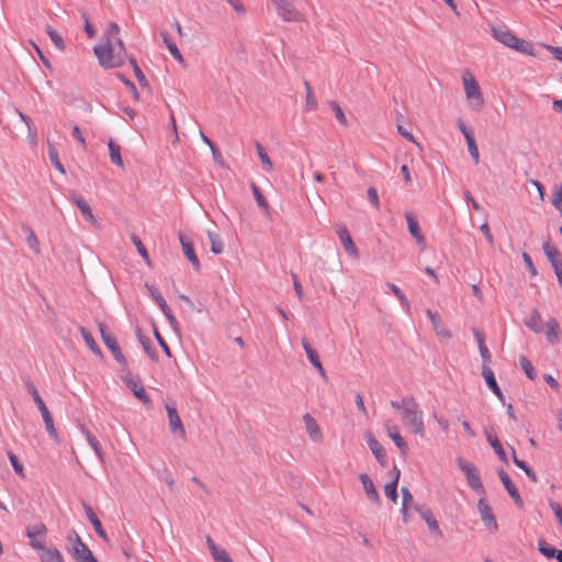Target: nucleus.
I'll list each match as a JSON object with an SVG mask.
<instances>
[{"label": "nucleus", "mask_w": 562, "mask_h": 562, "mask_svg": "<svg viewBox=\"0 0 562 562\" xmlns=\"http://www.w3.org/2000/svg\"><path fill=\"white\" fill-rule=\"evenodd\" d=\"M8 457L14 472L21 477H24V468L23 464L19 461L18 457L13 452H9Z\"/></svg>", "instance_id": "13d9d810"}, {"label": "nucleus", "mask_w": 562, "mask_h": 562, "mask_svg": "<svg viewBox=\"0 0 562 562\" xmlns=\"http://www.w3.org/2000/svg\"><path fill=\"white\" fill-rule=\"evenodd\" d=\"M160 35H161L162 41H164L165 45L167 46L169 53L171 54V56L179 63L183 64L184 59H183L179 48L177 47L176 43L169 36V34L166 31H161Z\"/></svg>", "instance_id": "cd10ccee"}, {"label": "nucleus", "mask_w": 562, "mask_h": 562, "mask_svg": "<svg viewBox=\"0 0 562 562\" xmlns=\"http://www.w3.org/2000/svg\"><path fill=\"white\" fill-rule=\"evenodd\" d=\"M22 231L25 234L27 246L35 254L38 255L41 252L40 241H38L36 235L34 234L33 229L29 225L24 224V225H22Z\"/></svg>", "instance_id": "7c9ffc66"}, {"label": "nucleus", "mask_w": 562, "mask_h": 562, "mask_svg": "<svg viewBox=\"0 0 562 562\" xmlns=\"http://www.w3.org/2000/svg\"><path fill=\"white\" fill-rule=\"evenodd\" d=\"M367 442H368V446H369L371 452L375 457L376 461L382 467H386L387 465L386 451L383 448V446L373 437L372 434L367 435Z\"/></svg>", "instance_id": "f3484780"}, {"label": "nucleus", "mask_w": 562, "mask_h": 562, "mask_svg": "<svg viewBox=\"0 0 562 562\" xmlns=\"http://www.w3.org/2000/svg\"><path fill=\"white\" fill-rule=\"evenodd\" d=\"M538 550L541 554H543L548 559H557V553H560V551H561V550L550 547L543 539H540L538 541Z\"/></svg>", "instance_id": "ea45409f"}, {"label": "nucleus", "mask_w": 562, "mask_h": 562, "mask_svg": "<svg viewBox=\"0 0 562 562\" xmlns=\"http://www.w3.org/2000/svg\"><path fill=\"white\" fill-rule=\"evenodd\" d=\"M115 42L117 44V48L115 47V56L117 57V60L120 64L122 63V56L126 54L124 43L121 37L116 36Z\"/></svg>", "instance_id": "e2e57ef3"}, {"label": "nucleus", "mask_w": 562, "mask_h": 562, "mask_svg": "<svg viewBox=\"0 0 562 562\" xmlns=\"http://www.w3.org/2000/svg\"><path fill=\"white\" fill-rule=\"evenodd\" d=\"M40 553L41 562H64V558L57 548H45L41 549Z\"/></svg>", "instance_id": "c756f323"}, {"label": "nucleus", "mask_w": 562, "mask_h": 562, "mask_svg": "<svg viewBox=\"0 0 562 562\" xmlns=\"http://www.w3.org/2000/svg\"><path fill=\"white\" fill-rule=\"evenodd\" d=\"M426 313L431 322L432 328L436 331L437 336L445 339L451 338V333L442 324L440 315L431 310H427Z\"/></svg>", "instance_id": "412c9836"}, {"label": "nucleus", "mask_w": 562, "mask_h": 562, "mask_svg": "<svg viewBox=\"0 0 562 562\" xmlns=\"http://www.w3.org/2000/svg\"><path fill=\"white\" fill-rule=\"evenodd\" d=\"M47 528L43 522H38L26 528V536L30 539V544L34 549H44V540Z\"/></svg>", "instance_id": "9d476101"}, {"label": "nucleus", "mask_w": 562, "mask_h": 562, "mask_svg": "<svg viewBox=\"0 0 562 562\" xmlns=\"http://www.w3.org/2000/svg\"><path fill=\"white\" fill-rule=\"evenodd\" d=\"M257 154L259 156V159L261 164L263 165V169L266 171H270L273 168L272 161L270 160L269 156L267 155L263 146L259 143L256 144Z\"/></svg>", "instance_id": "c03bdc74"}, {"label": "nucleus", "mask_w": 562, "mask_h": 562, "mask_svg": "<svg viewBox=\"0 0 562 562\" xmlns=\"http://www.w3.org/2000/svg\"><path fill=\"white\" fill-rule=\"evenodd\" d=\"M67 552L71 555L75 562H98L89 547L81 540L80 536L75 529H71L67 535Z\"/></svg>", "instance_id": "7ed1b4c3"}, {"label": "nucleus", "mask_w": 562, "mask_h": 562, "mask_svg": "<svg viewBox=\"0 0 562 562\" xmlns=\"http://www.w3.org/2000/svg\"><path fill=\"white\" fill-rule=\"evenodd\" d=\"M166 411L168 415L170 431L172 434L179 435L182 439L186 438V429L175 405L166 404Z\"/></svg>", "instance_id": "ddd939ff"}, {"label": "nucleus", "mask_w": 562, "mask_h": 562, "mask_svg": "<svg viewBox=\"0 0 562 562\" xmlns=\"http://www.w3.org/2000/svg\"><path fill=\"white\" fill-rule=\"evenodd\" d=\"M458 465H459L460 470L464 473L470 488H472L474 492L480 494L481 497L485 496L486 491L481 481V476H480L477 468L472 463L462 461L461 459L458 460Z\"/></svg>", "instance_id": "423d86ee"}, {"label": "nucleus", "mask_w": 562, "mask_h": 562, "mask_svg": "<svg viewBox=\"0 0 562 562\" xmlns=\"http://www.w3.org/2000/svg\"><path fill=\"white\" fill-rule=\"evenodd\" d=\"M130 63L133 67V70H134V74H135V77L138 81V83L142 86V87H148V80L146 79L145 75L143 74L142 69L139 68V66L137 65L135 58L131 57L130 58Z\"/></svg>", "instance_id": "8fccbe9b"}, {"label": "nucleus", "mask_w": 562, "mask_h": 562, "mask_svg": "<svg viewBox=\"0 0 562 562\" xmlns=\"http://www.w3.org/2000/svg\"><path fill=\"white\" fill-rule=\"evenodd\" d=\"M302 345L311 364L317 366L321 361L317 351L308 344L306 339L302 340Z\"/></svg>", "instance_id": "a18cd8bd"}, {"label": "nucleus", "mask_w": 562, "mask_h": 562, "mask_svg": "<svg viewBox=\"0 0 562 562\" xmlns=\"http://www.w3.org/2000/svg\"><path fill=\"white\" fill-rule=\"evenodd\" d=\"M46 33L58 50L63 52L66 48L64 38L50 25H46Z\"/></svg>", "instance_id": "58836bf2"}, {"label": "nucleus", "mask_w": 562, "mask_h": 562, "mask_svg": "<svg viewBox=\"0 0 562 562\" xmlns=\"http://www.w3.org/2000/svg\"><path fill=\"white\" fill-rule=\"evenodd\" d=\"M543 251L548 258V260L551 262V265L558 260H561L560 252L557 248L552 247L549 241H546L542 246Z\"/></svg>", "instance_id": "603ef678"}, {"label": "nucleus", "mask_w": 562, "mask_h": 562, "mask_svg": "<svg viewBox=\"0 0 562 562\" xmlns=\"http://www.w3.org/2000/svg\"><path fill=\"white\" fill-rule=\"evenodd\" d=\"M552 268L554 269V273L557 276L558 282L562 281V260H558L553 262Z\"/></svg>", "instance_id": "338daca9"}, {"label": "nucleus", "mask_w": 562, "mask_h": 562, "mask_svg": "<svg viewBox=\"0 0 562 562\" xmlns=\"http://www.w3.org/2000/svg\"><path fill=\"white\" fill-rule=\"evenodd\" d=\"M467 75L469 77L463 76V86H464L465 95L469 100L475 101L476 105L481 106L483 104L484 100H483V95H482L480 86L476 82V80L474 79V77H472L469 72H467Z\"/></svg>", "instance_id": "9b49d317"}, {"label": "nucleus", "mask_w": 562, "mask_h": 562, "mask_svg": "<svg viewBox=\"0 0 562 562\" xmlns=\"http://www.w3.org/2000/svg\"><path fill=\"white\" fill-rule=\"evenodd\" d=\"M387 286L390 288L392 293L400 300L401 304L406 310V312H409L411 304H409V301L407 300L406 295L404 294V292L394 283H387Z\"/></svg>", "instance_id": "79ce46f5"}, {"label": "nucleus", "mask_w": 562, "mask_h": 562, "mask_svg": "<svg viewBox=\"0 0 562 562\" xmlns=\"http://www.w3.org/2000/svg\"><path fill=\"white\" fill-rule=\"evenodd\" d=\"M71 200L78 206V209L80 210V212H81L82 216L86 218V221H88L92 225L98 224V221H97L95 216L93 215L90 205L86 202V200L82 196L75 194L71 198Z\"/></svg>", "instance_id": "393cba45"}, {"label": "nucleus", "mask_w": 562, "mask_h": 562, "mask_svg": "<svg viewBox=\"0 0 562 562\" xmlns=\"http://www.w3.org/2000/svg\"><path fill=\"white\" fill-rule=\"evenodd\" d=\"M512 453H513V462L519 468L521 469L526 475L532 481V482H538V477L535 473V471L527 464V462H525L524 460H520L516 457V453H515V450L512 448Z\"/></svg>", "instance_id": "f704fd0d"}, {"label": "nucleus", "mask_w": 562, "mask_h": 562, "mask_svg": "<svg viewBox=\"0 0 562 562\" xmlns=\"http://www.w3.org/2000/svg\"><path fill=\"white\" fill-rule=\"evenodd\" d=\"M552 268L554 269V273L557 276L558 282L562 281V260H558L553 262Z\"/></svg>", "instance_id": "774afa93"}, {"label": "nucleus", "mask_w": 562, "mask_h": 562, "mask_svg": "<svg viewBox=\"0 0 562 562\" xmlns=\"http://www.w3.org/2000/svg\"><path fill=\"white\" fill-rule=\"evenodd\" d=\"M277 14L285 22H301L303 14L295 8L293 0H271Z\"/></svg>", "instance_id": "0eeeda50"}, {"label": "nucleus", "mask_w": 562, "mask_h": 562, "mask_svg": "<svg viewBox=\"0 0 562 562\" xmlns=\"http://www.w3.org/2000/svg\"><path fill=\"white\" fill-rule=\"evenodd\" d=\"M213 554L212 558L215 562H233L227 551L222 548H212Z\"/></svg>", "instance_id": "4d7b16f0"}, {"label": "nucleus", "mask_w": 562, "mask_h": 562, "mask_svg": "<svg viewBox=\"0 0 562 562\" xmlns=\"http://www.w3.org/2000/svg\"><path fill=\"white\" fill-rule=\"evenodd\" d=\"M23 382H24L26 391L32 396L34 403L36 404L38 411L41 412V415L43 417L45 428H46L48 435L52 438L57 439L58 435H57V431L54 426L53 417H52L45 402L41 397L35 384L32 382V380L29 376H24Z\"/></svg>", "instance_id": "20e7f679"}, {"label": "nucleus", "mask_w": 562, "mask_h": 562, "mask_svg": "<svg viewBox=\"0 0 562 562\" xmlns=\"http://www.w3.org/2000/svg\"><path fill=\"white\" fill-rule=\"evenodd\" d=\"M303 422L311 440L314 442H321L323 440V434L315 418L311 414L306 413L303 415Z\"/></svg>", "instance_id": "a211bd4d"}, {"label": "nucleus", "mask_w": 562, "mask_h": 562, "mask_svg": "<svg viewBox=\"0 0 562 562\" xmlns=\"http://www.w3.org/2000/svg\"><path fill=\"white\" fill-rule=\"evenodd\" d=\"M337 235L342 244V247L345 249V251L351 256H357L358 255V250H357V247L355 246L352 239H351V236L348 232V229L346 227H340L338 231H337Z\"/></svg>", "instance_id": "a878e982"}, {"label": "nucleus", "mask_w": 562, "mask_h": 562, "mask_svg": "<svg viewBox=\"0 0 562 562\" xmlns=\"http://www.w3.org/2000/svg\"><path fill=\"white\" fill-rule=\"evenodd\" d=\"M251 189H252V192H254V196H255V200L258 204V206L265 212V213H268L269 211V205H268V202L266 200V198L263 196V194L261 193L260 189L255 184L252 183L251 184Z\"/></svg>", "instance_id": "49530a36"}, {"label": "nucleus", "mask_w": 562, "mask_h": 562, "mask_svg": "<svg viewBox=\"0 0 562 562\" xmlns=\"http://www.w3.org/2000/svg\"><path fill=\"white\" fill-rule=\"evenodd\" d=\"M179 240H180V244H181V247H182V250H183V254L186 255V257L189 259V261L191 262L193 269L196 271V272H200L201 270V263L199 261V258L198 256L195 255L194 252V249H193V244L192 241L187 238L184 235L180 234L179 235Z\"/></svg>", "instance_id": "2eb2a0df"}, {"label": "nucleus", "mask_w": 562, "mask_h": 562, "mask_svg": "<svg viewBox=\"0 0 562 562\" xmlns=\"http://www.w3.org/2000/svg\"><path fill=\"white\" fill-rule=\"evenodd\" d=\"M482 375L485 380L487 387L495 394V396L499 400V402L503 405H505V396L496 382L494 372L488 368V366L483 364Z\"/></svg>", "instance_id": "4468645a"}, {"label": "nucleus", "mask_w": 562, "mask_h": 562, "mask_svg": "<svg viewBox=\"0 0 562 562\" xmlns=\"http://www.w3.org/2000/svg\"><path fill=\"white\" fill-rule=\"evenodd\" d=\"M137 338H138L140 345L143 346L145 352L149 356V358L151 360H156L157 359L156 350H155L150 339L148 337H146L145 335H143L140 329H137Z\"/></svg>", "instance_id": "72a5a7b5"}, {"label": "nucleus", "mask_w": 562, "mask_h": 562, "mask_svg": "<svg viewBox=\"0 0 562 562\" xmlns=\"http://www.w3.org/2000/svg\"><path fill=\"white\" fill-rule=\"evenodd\" d=\"M93 52L103 68L108 69L120 66V61L115 56V47L112 45L111 40H108L103 45L94 46Z\"/></svg>", "instance_id": "6e6552de"}, {"label": "nucleus", "mask_w": 562, "mask_h": 562, "mask_svg": "<svg viewBox=\"0 0 562 562\" xmlns=\"http://www.w3.org/2000/svg\"><path fill=\"white\" fill-rule=\"evenodd\" d=\"M329 106L334 111L335 116L338 120V122L341 125L347 126L348 125V120H347L342 109L340 108V105L336 101H330L329 102Z\"/></svg>", "instance_id": "864d4df0"}, {"label": "nucleus", "mask_w": 562, "mask_h": 562, "mask_svg": "<svg viewBox=\"0 0 562 562\" xmlns=\"http://www.w3.org/2000/svg\"><path fill=\"white\" fill-rule=\"evenodd\" d=\"M304 87L306 91V111L311 112L317 109V100L313 93L312 87L308 81H304Z\"/></svg>", "instance_id": "a19ab883"}, {"label": "nucleus", "mask_w": 562, "mask_h": 562, "mask_svg": "<svg viewBox=\"0 0 562 562\" xmlns=\"http://www.w3.org/2000/svg\"><path fill=\"white\" fill-rule=\"evenodd\" d=\"M519 362H520V366H521L522 370L525 371L526 375L530 380H535L537 376V373H536V370H535L533 366L531 364V362L525 356H521L519 358Z\"/></svg>", "instance_id": "3c124183"}, {"label": "nucleus", "mask_w": 562, "mask_h": 562, "mask_svg": "<svg viewBox=\"0 0 562 562\" xmlns=\"http://www.w3.org/2000/svg\"><path fill=\"white\" fill-rule=\"evenodd\" d=\"M477 510L481 519L488 529L497 530L498 525L496 518L492 512V508L487 504L485 496L480 497L477 502Z\"/></svg>", "instance_id": "f8f14e48"}, {"label": "nucleus", "mask_w": 562, "mask_h": 562, "mask_svg": "<svg viewBox=\"0 0 562 562\" xmlns=\"http://www.w3.org/2000/svg\"><path fill=\"white\" fill-rule=\"evenodd\" d=\"M492 35L499 43L504 44L507 47H510L517 52L533 55L532 53V44L517 37L507 26L498 25L492 26Z\"/></svg>", "instance_id": "f257e3e1"}, {"label": "nucleus", "mask_w": 562, "mask_h": 562, "mask_svg": "<svg viewBox=\"0 0 562 562\" xmlns=\"http://www.w3.org/2000/svg\"><path fill=\"white\" fill-rule=\"evenodd\" d=\"M124 371L125 374L122 376L124 383L132 390L136 398H138L143 404L149 406L151 404V400L145 391L140 380H135L128 369Z\"/></svg>", "instance_id": "1a4fd4ad"}, {"label": "nucleus", "mask_w": 562, "mask_h": 562, "mask_svg": "<svg viewBox=\"0 0 562 562\" xmlns=\"http://www.w3.org/2000/svg\"><path fill=\"white\" fill-rule=\"evenodd\" d=\"M467 145H468V150H469L470 156L473 158L475 164H479L480 155H479V149H477V146L475 143V138L468 137Z\"/></svg>", "instance_id": "bf43d9fd"}, {"label": "nucleus", "mask_w": 562, "mask_h": 562, "mask_svg": "<svg viewBox=\"0 0 562 562\" xmlns=\"http://www.w3.org/2000/svg\"><path fill=\"white\" fill-rule=\"evenodd\" d=\"M80 334L82 336V339L85 340V342L87 344V346L90 348V350L97 355V356H102V351L101 349L99 348V346L97 345L92 334L86 329L85 327H80Z\"/></svg>", "instance_id": "473e14b6"}, {"label": "nucleus", "mask_w": 562, "mask_h": 562, "mask_svg": "<svg viewBox=\"0 0 562 562\" xmlns=\"http://www.w3.org/2000/svg\"><path fill=\"white\" fill-rule=\"evenodd\" d=\"M108 146H109L111 161L119 167H123L124 164H123V159L121 157L120 146L116 143H114L113 140H110Z\"/></svg>", "instance_id": "4c0bfd02"}, {"label": "nucleus", "mask_w": 562, "mask_h": 562, "mask_svg": "<svg viewBox=\"0 0 562 562\" xmlns=\"http://www.w3.org/2000/svg\"><path fill=\"white\" fill-rule=\"evenodd\" d=\"M397 485L396 484V481H392L390 483H387L385 486H384V493H385V496L387 498H390L394 504L397 503V498H398V495H397Z\"/></svg>", "instance_id": "5fc2aeb1"}, {"label": "nucleus", "mask_w": 562, "mask_h": 562, "mask_svg": "<svg viewBox=\"0 0 562 562\" xmlns=\"http://www.w3.org/2000/svg\"><path fill=\"white\" fill-rule=\"evenodd\" d=\"M415 510H417L420 515V517L426 521L428 528L430 531L438 533L439 536H442V531L439 527L438 521L435 519L431 510L429 508L415 505Z\"/></svg>", "instance_id": "b1692460"}, {"label": "nucleus", "mask_w": 562, "mask_h": 562, "mask_svg": "<svg viewBox=\"0 0 562 562\" xmlns=\"http://www.w3.org/2000/svg\"><path fill=\"white\" fill-rule=\"evenodd\" d=\"M359 480L362 483V486L367 494L368 499L374 504H380L381 503L380 495L374 486L373 481L370 479V476L366 473H362V474H360Z\"/></svg>", "instance_id": "aec40b11"}, {"label": "nucleus", "mask_w": 562, "mask_h": 562, "mask_svg": "<svg viewBox=\"0 0 562 562\" xmlns=\"http://www.w3.org/2000/svg\"><path fill=\"white\" fill-rule=\"evenodd\" d=\"M132 241L133 244L135 245L138 254L142 256V258L148 263L150 265V259H149V255H148V251L146 249V247L144 246V244L142 243V240L139 239L138 236L136 235H132Z\"/></svg>", "instance_id": "09e8293b"}, {"label": "nucleus", "mask_w": 562, "mask_h": 562, "mask_svg": "<svg viewBox=\"0 0 562 562\" xmlns=\"http://www.w3.org/2000/svg\"><path fill=\"white\" fill-rule=\"evenodd\" d=\"M389 437L394 441L395 446L402 451V453H406L407 443L403 439V437L398 432V428L395 425H385Z\"/></svg>", "instance_id": "bb28decb"}, {"label": "nucleus", "mask_w": 562, "mask_h": 562, "mask_svg": "<svg viewBox=\"0 0 562 562\" xmlns=\"http://www.w3.org/2000/svg\"><path fill=\"white\" fill-rule=\"evenodd\" d=\"M551 202L557 210L562 212V184L554 186Z\"/></svg>", "instance_id": "6e6d98bb"}, {"label": "nucleus", "mask_w": 562, "mask_h": 562, "mask_svg": "<svg viewBox=\"0 0 562 562\" xmlns=\"http://www.w3.org/2000/svg\"><path fill=\"white\" fill-rule=\"evenodd\" d=\"M403 413V424L406 428L411 429L420 438L425 436L424 413L419 408L418 403L413 400H407Z\"/></svg>", "instance_id": "f03ea898"}, {"label": "nucleus", "mask_w": 562, "mask_h": 562, "mask_svg": "<svg viewBox=\"0 0 562 562\" xmlns=\"http://www.w3.org/2000/svg\"><path fill=\"white\" fill-rule=\"evenodd\" d=\"M547 50L559 61H562V47L546 45Z\"/></svg>", "instance_id": "0e129e2a"}, {"label": "nucleus", "mask_w": 562, "mask_h": 562, "mask_svg": "<svg viewBox=\"0 0 562 562\" xmlns=\"http://www.w3.org/2000/svg\"><path fill=\"white\" fill-rule=\"evenodd\" d=\"M98 327L101 334V338L106 348L112 352L114 359L117 361L119 364H121L122 369L127 370V360L123 355L116 338L108 331L105 324L99 323Z\"/></svg>", "instance_id": "39448f33"}, {"label": "nucleus", "mask_w": 562, "mask_h": 562, "mask_svg": "<svg viewBox=\"0 0 562 562\" xmlns=\"http://www.w3.org/2000/svg\"><path fill=\"white\" fill-rule=\"evenodd\" d=\"M405 218L407 222V227L409 234L416 239V243L422 246V248L425 247V238L420 232L419 224L417 220L415 218L414 214L412 212L405 213Z\"/></svg>", "instance_id": "6ab92c4d"}, {"label": "nucleus", "mask_w": 562, "mask_h": 562, "mask_svg": "<svg viewBox=\"0 0 562 562\" xmlns=\"http://www.w3.org/2000/svg\"><path fill=\"white\" fill-rule=\"evenodd\" d=\"M546 336L552 344L560 341V326L555 318H550L546 324Z\"/></svg>", "instance_id": "c85d7f7f"}, {"label": "nucleus", "mask_w": 562, "mask_h": 562, "mask_svg": "<svg viewBox=\"0 0 562 562\" xmlns=\"http://www.w3.org/2000/svg\"><path fill=\"white\" fill-rule=\"evenodd\" d=\"M550 507L552 512L554 513L557 519L559 520L560 525L562 526V507L557 502H550Z\"/></svg>", "instance_id": "69168bd1"}, {"label": "nucleus", "mask_w": 562, "mask_h": 562, "mask_svg": "<svg viewBox=\"0 0 562 562\" xmlns=\"http://www.w3.org/2000/svg\"><path fill=\"white\" fill-rule=\"evenodd\" d=\"M48 158H49L50 162L53 164V166L60 173L65 175L66 170H65L63 164L59 160L58 151H57V149L52 144L48 145Z\"/></svg>", "instance_id": "37998d69"}, {"label": "nucleus", "mask_w": 562, "mask_h": 562, "mask_svg": "<svg viewBox=\"0 0 562 562\" xmlns=\"http://www.w3.org/2000/svg\"><path fill=\"white\" fill-rule=\"evenodd\" d=\"M525 326L531 329L533 333H540L542 330V318L538 311H533L528 319L525 322Z\"/></svg>", "instance_id": "2f4dec72"}, {"label": "nucleus", "mask_w": 562, "mask_h": 562, "mask_svg": "<svg viewBox=\"0 0 562 562\" xmlns=\"http://www.w3.org/2000/svg\"><path fill=\"white\" fill-rule=\"evenodd\" d=\"M154 335H155V338L156 340L158 341L159 346L161 347V349L164 350V352L166 353L167 357H171V350L168 346V344L166 342V340L162 338V336L160 335V333L158 331L157 328L154 329Z\"/></svg>", "instance_id": "052dcab7"}, {"label": "nucleus", "mask_w": 562, "mask_h": 562, "mask_svg": "<svg viewBox=\"0 0 562 562\" xmlns=\"http://www.w3.org/2000/svg\"><path fill=\"white\" fill-rule=\"evenodd\" d=\"M207 237H209L210 244H211V251L215 255L222 254L224 246H223L220 235L215 232L209 231Z\"/></svg>", "instance_id": "e433bc0d"}, {"label": "nucleus", "mask_w": 562, "mask_h": 562, "mask_svg": "<svg viewBox=\"0 0 562 562\" xmlns=\"http://www.w3.org/2000/svg\"><path fill=\"white\" fill-rule=\"evenodd\" d=\"M82 505H83L86 516H87L88 520L91 522V525L93 526L95 533L100 538H102L104 541H108V535H106L105 530L103 529L100 519L93 512L92 507L86 503H83Z\"/></svg>", "instance_id": "4be33fe9"}, {"label": "nucleus", "mask_w": 562, "mask_h": 562, "mask_svg": "<svg viewBox=\"0 0 562 562\" xmlns=\"http://www.w3.org/2000/svg\"><path fill=\"white\" fill-rule=\"evenodd\" d=\"M85 435H86V438H87L89 445L91 446V448L98 456L99 460L103 461V452H102L101 446H100L99 441L97 440V438L88 429H85Z\"/></svg>", "instance_id": "de8ad7c7"}, {"label": "nucleus", "mask_w": 562, "mask_h": 562, "mask_svg": "<svg viewBox=\"0 0 562 562\" xmlns=\"http://www.w3.org/2000/svg\"><path fill=\"white\" fill-rule=\"evenodd\" d=\"M367 195H368V199L369 201L371 202V204L376 209L379 210L380 209V201H379V194H378V191L375 188L373 187H370L368 190H367Z\"/></svg>", "instance_id": "680f3d73"}, {"label": "nucleus", "mask_w": 562, "mask_h": 562, "mask_svg": "<svg viewBox=\"0 0 562 562\" xmlns=\"http://www.w3.org/2000/svg\"><path fill=\"white\" fill-rule=\"evenodd\" d=\"M148 291L151 295V297L156 301V303L159 305L161 312L166 314L170 311V307L168 306L166 300L160 294L159 290L155 285H147Z\"/></svg>", "instance_id": "c9c22d12"}, {"label": "nucleus", "mask_w": 562, "mask_h": 562, "mask_svg": "<svg viewBox=\"0 0 562 562\" xmlns=\"http://www.w3.org/2000/svg\"><path fill=\"white\" fill-rule=\"evenodd\" d=\"M485 436H486V440L488 441V443L491 445V447L493 448V450L497 454V457L503 462H508L507 454H506L501 441L498 440L494 429L493 428L485 429Z\"/></svg>", "instance_id": "5701e85b"}, {"label": "nucleus", "mask_w": 562, "mask_h": 562, "mask_svg": "<svg viewBox=\"0 0 562 562\" xmlns=\"http://www.w3.org/2000/svg\"><path fill=\"white\" fill-rule=\"evenodd\" d=\"M498 476H499L504 487L506 488L508 495L513 498V501L515 502V504L517 506L521 507L524 505V502L520 497V494H519L517 487L512 482L509 475L503 469H499Z\"/></svg>", "instance_id": "dca6fc26"}]
</instances>
